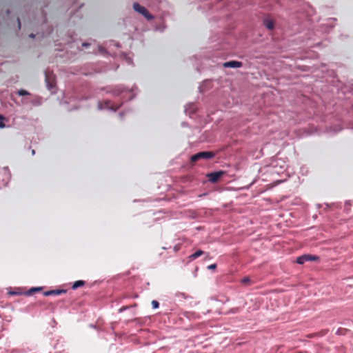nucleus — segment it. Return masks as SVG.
Masks as SVG:
<instances>
[{"mask_svg":"<svg viewBox=\"0 0 353 353\" xmlns=\"http://www.w3.org/2000/svg\"><path fill=\"white\" fill-rule=\"evenodd\" d=\"M214 157V153L210 151L198 152L191 157V161L196 162L200 159H210Z\"/></svg>","mask_w":353,"mask_h":353,"instance_id":"nucleus-1","label":"nucleus"},{"mask_svg":"<svg viewBox=\"0 0 353 353\" xmlns=\"http://www.w3.org/2000/svg\"><path fill=\"white\" fill-rule=\"evenodd\" d=\"M133 8L136 12L144 16L148 20H152L154 19V17L148 11V10L139 3L137 2L134 3Z\"/></svg>","mask_w":353,"mask_h":353,"instance_id":"nucleus-2","label":"nucleus"},{"mask_svg":"<svg viewBox=\"0 0 353 353\" xmlns=\"http://www.w3.org/2000/svg\"><path fill=\"white\" fill-rule=\"evenodd\" d=\"M225 174V171L220 170V171L213 172H210V173L208 174L207 177H208L209 181L214 183L218 182L219 181V179Z\"/></svg>","mask_w":353,"mask_h":353,"instance_id":"nucleus-3","label":"nucleus"},{"mask_svg":"<svg viewBox=\"0 0 353 353\" xmlns=\"http://www.w3.org/2000/svg\"><path fill=\"white\" fill-rule=\"evenodd\" d=\"M319 257L315 255L312 254H303L299 256L296 259V263L299 264H303L305 261H317Z\"/></svg>","mask_w":353,"mask_h":353,"instance_id":"nucleus-4","label":"nucleus"},{"mask_svg":"<svg viewBox=\"0 0 353 353\" xmlns=\"http://www.w3.org/2000/svg\"><path fill=\"white\" fill-rule=\"evenodd\" d=\"M243 63L238 61H230L223 63L225 68H241Z\"/></svg>","mask_w":353,"mask_h":353,"instance_id":"nucleus-5","label":"nucleus"},{"mask_svg":"<svg viewBox=\"0 0 353 353\" xmlns=\"http://www.w3.org/2000/svg\"><path fill=\"white\" fill-rule=\"evenodd\" d=\"M66 292L65 290H52L49 291H46L43 292L44 296H52V295H60L61 294H65Z\"/></svg>","mask_w":353,"mask_h":353,"instance_id":"nucleus-6","label":"nucleus"},{"mask_svg":"<svg viewBox=\"0 0 353 353\" xmlns=\"http://www.w3.org/2000/svg\"><path fill=\"white\" fill-rule=\"evenodd\" d=\"M264 25L269 30H272L274 27L273 21L268 19L264 20Z\"/></svg>","mask_w":353,"mask_h":353,"instance_id":"nucleus-7","label":"nucleus"},{"mask_svg":"<svg viewBox=\"0 0 353 353\" xmlns=\"http://www.w3.org/2000/svg\"><path fill=\"white\" fill-rule=\"evenodd\" d=\"M203 251L202 250H197L196 252H195L194 253H193L192 254H191L189 258L190 260H194L196 259V258L199 257L200 256L203 255Z\"/></svg>","mask_w":353,"mask_h":353,"instance_id":"nucleus-8","label":"nucleus"},{"mask_svg":"<svg viewBox=\"0 0 353 353\" xmlns=\"http://www.w3.org/2000/svg\"><path fill=\"white\" fill-rule=\"evenodd\" d=\"M84 284H85V281H83L82 280H79V281H75L73 283L72 288L73 290H76L78 288L83 286Z\"/></svg>","mask_w":353,"mask_h":353,"instance_id":"nucleus-9","label":"nucleus"},{"mask_svg":"<svg viewBox=\"0 0 353 353\" xmlns=\"http://www.w3.org/2000/svg\"><path fill=\"white\" fill-rule=\"evenodd\" d=\"M41 289H42V288H32L28 290V294L32 295L34 292H39V291L41 290Z\"/></svg>","mask_w":353,"mask_h":353,"instance_id":"nucleus-10","label":"nucleus"},{"mask_svg":"<svg viewBox=\"0 0 353 353\" xmlns=\"http://www.w3.org/2000/svg\"><path fill=\"white\" fill-rule=\"evenodd\" d=\"M17 93H18V94L19 96H25V95H29L30 94V93L28 91L25 90H20L18 91Z\"/></svg>","mask_w":353,"mask_h":353,"instance_id":"nucleus-11","label":"nucleus"},{"mask_svg":"<svg viewBox=\"0 0 353 353\" xmlns=\"http://www.w3.org/2000/svg\"><path fill=\"white\" fill-rule=\"evenodd\" d=\"M4 117L0 114V128H3L6 126L5 123L2 121Z\"/></svg>","mask_w":353,"mask_h":353,"instance_id":"nucleus-12","label":"nucleus"},{"mask_svg":"<svg viewBox=\"0 0 353 353\" xmlns=\"http://www.w3.org/2000/svg\"><path fill=\"white\" fill-rule=\"evenodd\" d=\"M152 305V307L156 309V308H158L159 306V303L157 301H155V300H153L151 303Z\"/></svg>","mask_w":353,"mask_h":353,"instance_id":"nucleus-13","label":"nucleus"},{"mask_svg":"<svg viewBox=\"0 0 353 353\" xmlns=\"http://www.w3.org/2000/svg\"><path fill=\"white\" fill-rule=\"evenodd\" d=\"M208 268L209 270H214L216 268V264H211Z\"/></svg>","mask_w":353,"mask_h":353,"instance_id":"nucleus-14","label":"nucleus"},{"mask_svg":"<svg viewBox=\"0 0 353 353\" xmlns=\"http://www.w3.org/2000/svg\"><path fill=\"white\" fill-rule=\"evenodd\" d=\"M250 281L249 278L248 277H245L244 278L243 280H242V283H246L247 282H248Z\"/></svg>","mask_w":353,"mask_h":353,"instance_id":"nucleus-15","label":"nucleus"},{"mask_svg":"<svg viewBox=\"0 0 353 353\" xmlns=\"http://www.w3.org/2000/svg\"><path fill=\"white\" fill-rule=\"evenodd\" d=\"M17 21H18V26H19V28H21V22H20V20H19V18L17 19Z\"/></svg>","mask_w":353,"mask_h":353,"instance_id":"nucleus-16","label":"nucleus"},{"mask_svg":"<svg viewBox=\"0 0 353 353\" xmlns=\"http://www.w3.org/2000/svg\"><path fill=\"white\" fill-rule=\"evenodd\" d=\"M29 37H30V38H32V39H34V37H35V35H34V34H32H32H30L29 35Z\"/></svg>","mask_w":353,"mask_h":353,"instance_id":"nucleus-17","label":"nucleus"},{"mask_svg":"<svg viewBox=\"0 0 353 353\" xmlns=\"http://www.w3.org/2000/svg\"><path fill=\"white\" fill-rule=\"evenodd\" d=\"M83 46H88V43H83Z\"/></svg>","mask_w":353,"mask_h":353,"instance_id":"nucleus-18","label":"nucleus"}]
</instances>
